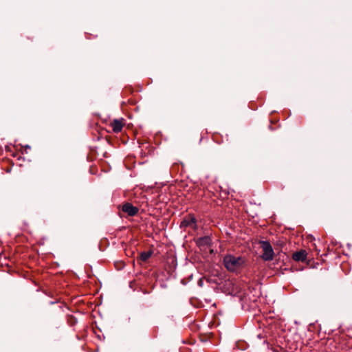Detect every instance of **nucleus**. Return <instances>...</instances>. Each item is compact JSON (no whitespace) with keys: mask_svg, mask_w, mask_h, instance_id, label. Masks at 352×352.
I'll use <instances>...</instances> for the list:
<instances>
[{"mask_svg":"<svg viewBox=\"0 0 352 352\" xmlns=\"http://www.w3.org/2000/svg\"><path fill=\"white\" fill-rule=\"evenodd\" d=\"M182 226L190 227L191 228L197 229V220L193 214H188L186 216L182 222Z\"/></svg>","mask_w":352,"mask_h":352,"instance_id":"3","label":"nucleus"},{"mask_svg":"<svg viewBox=\"0 0 352 352\" xmlns=\"http://www.w3.org/2000/svg\"><path fill=\"white\" fill-rule=\"evenodd\" d=\"M129 285L131 288H132V281H129Z\"/></svg>","mask_w":352,"mask_h":352,"instance_id":"11","label":"nucleus"},{"mask_svg":"<svg viewBox=\"0 0 352 352\" xmlns=\"http://www.w3.org/2000/svg\"><path fill=\"white\" fill-rule=\"evenodd\" d=\"M124 125V122L123 119H115L110 123V126L115 133L120 132Z\"/></svg>","mask_w":352,"mask_h":352,"instance_id":"4","label":"nucleus"},{"mask_svg":"<svg viewBox=\"0 0 352 352\" xmlns=\"http://www.w3.org/2000/svg\"><path fill=\"white\" fill-rule=\"evenodd\" d=\"M133 215H135L138 212V208L133 206Z\"/></svg>","mask_w":352,"mask_h":352,"instance_id":"10","label":"nucleus"},{"mask_svg":"<svg viewBox=\"0 0 352 352\" xmlns=\"http://www.w3.org/2000/svg\"><path fill=\"white\" fill-rule=\"evenodd\" d=\"M211 243V239L209 236H204L197 239V245L199 247H207Z\"/></svg>","mask_w":352,"mask_h":352,"instance_id":"6","label":"nucleus"},{"mask_svg":"<svg viewBox=\"0 0 352 352\" xmlns=\"http://www.w3.org/2000/svg\"><path fill=\"white\" fill-rule=\"evenodd\" d=\"M151 255V252H144L141 253V254H140V259L142 261H146L148 258H150Z\"/></svg>","mask_w":352,"mask_h":352,"instance_id":"8","label":"nucleus"},{"mask_svg":"<svg viewBox=\"0 0 352 352\" xmlns=\"http://www.w3.org/2000/svg\"><path fill=\"white\" fill-rule=\"evenodd\" d=\"M115 265H116V267L118 270H122V269L124 267V263L123 262H118V263H116L115 264Z\"/></svg>","mask_w":352,"mask_h":352,"instance_id":"9","label":"nucleus"},{"mask_svg":"<svg viewBox=\"0 0 352 352\" xmlns=\"http://www.w3.org/2000/svg\"><path fill=\"white\" fill-rule=\"evenodd\" d=\"M122 212L127 213L129 216H132V204L127 203L122 206Z\"/></svg>","mask_w":352,"mask_h":352,"instance_id":"7","label":"nucleus"},{"mask_svg":"<svg viewBox=\"0 0 352 352\" xmlns=\"http://www.w3.org/2000/svg\"><path fill=\"white\" fill-rule=\"evenodd\" d=\"M245 263V259L241 256H234L231 254L226 255L223 258L225 267L230 272L239 270Z\"/></svg>","mask_w":352,"mask_h":352,"instance_id":"1","label":"nucleus"},{"mask_svg":"<svg viewBox=\"0 0 352 352\" xmlns=\"http://www.w3.org/2000/svg\"><path fill=\"white\" fill-rule=\"evenodd\" d=\"M307 253L305 250H300L292 254V258L295 261H305L307 259Z\"/></svg>","mask_w":352,"mask_h":352,"instance_id":"5","label":"nucleus"},{"mask_svg":"<svg viewBox=\"0 0 352 352\" xmlns=\"http://www.w3.org/2000/svg\"><path fill=\"white\" fill-rule=\"evenodd\" d=\"M261 247L263 252L261 258L264 261H272L274 254L272 245L267 241H262Z\"/></svg>","mask_w":352,"mask_h":352,"instance_id":"2","label":"nucleus"}]
</instances>
